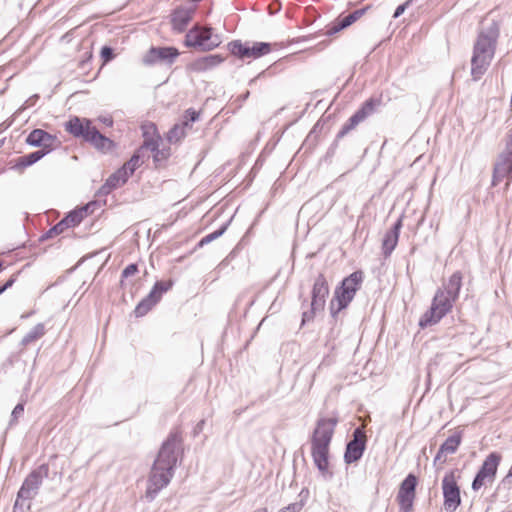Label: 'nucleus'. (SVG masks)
<instances>
[{"mask_svg": "<svg viewBox=\"0 0 512 512\" xmlns=\"http://www.w3.org/2000/svg\"><path fill=\"white\" fill-rule=\"evenodd\" d=\"M98 206V203L96 201L89 202L88 204L82 206L79 208V210H82V215L87 217L89 214L94 212V209Z\"/></svg>", "mask_w": 512, "mask_h": 512, "instance_id": "4c0bfd02", "label": "nucleus"}, {"mask_svg": "<svg viewBox=\"0 0 512 512\" xmlns=\"http://www.w3.org/2000/svg\"><path fill=\"white\" fill-rule=\"evenodd\" d=\"M5 139L0 140V148L4 145Z\"/></svg>", "mask_w": 512, "mask_h": 512, "instance_id": "09e8293b", "label": "nucleus"}, {"mask_svg": "<svg viewBox=\"0 0 512 512\" xmlns=\"http://www.w3.org/2000/svg\"><path fill=\"white\" fill-rule=\"evenodd\" d=\"M401 227L402 219L399 218L392 228L385 233L382 240V253L385 258L389 257L397 246Z\"/></svg>", "mask_w": 512, "mask_h": 512, "instance_id": "b1692460", "label": "nucleus"}, {"mask_svg": "<svg viewBox=\"0 0 512 512\" xmlns=\"http://www.w3.org/2000/svg\"><path fill=\"white\" fill-rule=\"evenodd\" d=\"M200 117V112L196 111L193 108H189L184 112L183 120L182 121H188V127H191V124L195 121H197Z\"/></svg>", "mask_w": 512, "mask_h": 512, "instance_id": "c9c22d12", "label": "nucleus"}, {"mask_svg": "<svg viewBox=\"0 0 512 512\" xmlns=\"http://www.w3.org/2000/svg\"><path fill=\"white\" fill-rule=\"evenodd\" d=\"M83 219L82 210L78 208L70 211L62 220L67 228H71L79 225Z\"/></svg>", "mask_w": 512, "mask_h": 512, "instance_id": "72a5a7b5", "label": "nucleus"}, {"mask_svg": "<svg viewBox=\"0 0 512 512\" xmlns=\"http://www.w3.org/2000/svg\"><path fill=\"white\" fill-rule=\"evenodd\" d=\"M412 3V0H407L406 2H404L403 4L399 5L395 12H394V15L393 17L394 18H398L400 15H402L404 13V11L406 10V8Z\"/></svg>", "mask_w": 512, "mask_h": 512, "instance_id": "79ce46f5", "label": "nucleus"}, {"mask_svg": "<svg viewBox=\"0 0 512 512\" xmlns=\"http://www.w3.org/2000/svg\"><path fill=\"white\" fill-rule=\"evenodd\" d=\"M462 442V433L460 431L454 432L449 436L440 446L435 458L434 464L440 462L441 464L446 462V456L454 454Z\"/></svg>", "mask_w": 512, "mask_h": 512, "instance_id": "5701e85b", "label": "nucleus"}, {"mask_svg": "<svg viewBox=\"0 0 512 512\" xmlns=\"http://www.w3.org/2000/svg\"><path fill=\"white\" fill-rule=\"evenodd\" d=\"M232 221V218H230L228 221H226L225 223H223L219 229H217L216 231L212 232V233H209L207 234L206 236H204L198 243V246L199 247H203L204 245L206 244H209L210 242L216 240L217 238H219L220 236H222L225 231L227 230L230 222Z\"/></svg>", "mask_w": 512, "mask_h": 512, "instance_id": "2f4dec72", "label": "nucleus"}, {"mask_svg": "<svg viewBox=\"0 0 512 512\" xmlns=\"http://www.w3.org/2000/svg\"><path fill=\"white\" fill-rule=\"evenodd\" d=\"M328 295L329 286L327 280L323 274H319L313 284L310 310L303 312V323L312 320L317 312L324 309Z\"/></svg>", "mask_w": 512, "mask_h": 512, "instance_id": "f8f14e48", "label": "nucleus"}, {"mask_svg": "<svg viewBox=\"0 0 512 512\" xmlns=\"http://www.w3.org/2000/svg\"><path fill=\"white\" fill-rule=\"evenodd\" d=\"M230 52L241 59H257L271 52V45L266 42L243 43L240 40L228 44Z\"/></svg>", "mask_w": 512, "mask_h": 512, "instance_id": "ddd939ff", "label": "nucleus"}, {"mask_svg": "<svg viewBox=\"0 0 512 512\" xmlns=\"http://www.w3.org/2000/svg\"><path fill=\"white\" fill-rule=\"evenodd\" d=\"M249 94H250L249 91H247L246 93H244L243 95L240 96V99L242 101H245L249 97Z\"/></svg>", "mask_w": 512, "mask_h": 512, "instance_id": "49530a36", "label": "nucleus"}, {"mask_svg": "<svg viewBox=\"0 0 512 512\" xmlns=\"http://www.w3.org/2000/svg\"><path fill=\"white\" fill-rule=\"evenodd\" d=\"M48 153L49 152L47 149H40V150L34 151L32 153H29L27 155L20 157L18 159L17 165L21 166V167L31 166L34 163H36L37 161H39L40 159H42Z\"/></svg>", "mask_w": 512, "mask_h": 512, "instance_id": "c85d7f7f", "label": "nucleus"}, {"mask_svg": "<svg viewBox=\"0 0 512 512\" xmlns=\"http://www.w3.org/2000/svg\"><path fill=\"white\" fill-rule=\"evenodd\" d=\"M204 423L205 421L204 420H201L198 424H197V430L200 431L202 430L203 426H204Z\"/></svg>", "mask_w": 512, "mask_h": 512, "instance_id": "c03bdc74", "label": "nucleus"}, {"mask_svg": "<svg viewBox=\"0 0 512 512\" xmlns=\"http://www.w3.org/2000/svg\"><path fill=\"white\" fill-rule=\"evenodd\" d=\"M172 286L173 282L171 280L157 281L149 294L135 307L134 313L136 317H142L146 315L152 309V307L160 301L162 295L169 291Z\"/></svg>", "mask_w": 512, "mask_h": 512, "instance_id": "2eb2a0df", "label": "nucleus"}, {"mask_svg": "<svg viewBox=\"0 0 512 512\" xmlns=\"http://www.w3.org/2000/svg\"><path fill=\"white\" fill-rule=\"evenodd\" d=\"M224 61L219 54H211L195 59L187 65V69L194 73H203L214 69Z\"/></svg>", "mask_w": 512, "mask_h": 512, "instance_id": "4be33fe9", "label": "nucleus"}, {"mask_svg": "<svg viewBox=\"0 0 512 512\" xmlns=\"http://www.w3.org/2000/svg\"><path fill=\"white\" fill-rule=\"evenodd\" d=\"M48 475L49 466L47 464H42L31 471L18 491L14 509L30 508L29 501L36 496L43 479L47 478Z\"/></svg>", "mask_w": 512, "mask_h": 512, "instance_id": "0eeeda50", "label": "nucleus"}, {"mask_svg": "<svg viewBox=\"0 0 512 512\" xmlns=\"http://www.w3.org/2000/svg\"><path fill=\"white\" fill-rule=\"evenodd\" d=\"M66 229H68L63 220H60L56 225H54L51 229H49L44 238H51L53 235H58L63 233Z\"/></svg>", "mask_w": 512, "mask_h": 512, "instance_id": "f704fd0d", "label": "nucleus"}, {"mask_svg": "<svg viewBox=\"0 0 512 512\" xmlns=\"http://www.w3.org/2000/svg\"><path fill=\"white\" fill-rule=\"evenodd\" d=\"M141 130L144 141L141 147L139 148V151H143L144 149H155L156 143H160L162 141L161 136L159 135L157 127L154 123H144L141 126Z\"/></svg>", "mask_w": 512, "mask_h": 512, "instance_id": "a878e982", "label": "nucleus"}, {"mask_svg": "<svg viewBox=\"0 0 512 512\" xmlns=\"http://www.w3.org/2000/svg\"><path fill=\"white\" fill-rule=\"evenodd\" d=\"M24 413V404L23 403H18L12 413H11V422H15L17 421V419L22 416Z\"/></svg>", "mask_w": 512, "mask_h": 512, "instance_id": "58836bf2", "label": "nucleus"}, {"mask_svg": "<svg viewBox=\"0 0 512 512\" xmlns=\"http://www.w3.org/2000/svg\"><path fill=\"white\" fill-rule=\"evenodd\" d=\"M459 477L457 470H450L442 479L443 505L444 509L448 512L456 511L461 504L460 487L458 485Z\"/></svg>", "mask_w": 512, "mask_h": 512, "instance_id": "9b49d317", "label": "nucleus"}, {"mask_svg": "<svg viewBox=\"0 0 512 512\" xmlns=\"http://www.w3.org/2000/svg\"><path fill=\"white\" fill-rule=\"evenodd\" d=\"M142 151L137 150V152L127 161L120 169V171H125L127 177L129 178L134 171L140 166V154Z\"/></svg>", "mask_w": 512, "mask_h": 512, "instance_id": "473e14b6", "label": "nucleus"}, {"mask_svg": "<svg viewBox=\"0 0 512 512\" xmlns=\"http://www.w3.org/2000/svg\"><path fill=\"white\" fill-rule=\"evenodd\" d=\"M2 268V262L0 261V269Z\"/></svg>", "mask_w": 512, "mask_h": 512, "instance_id": "8fccbe9b", "label": "nucleus"}, {"mask_svg": "<svg viewBox=\"0 0 512 512\" xmlns=\"http://www.w3.org/2000/svg\"><path fill=\"white\" fill-rule=\"evenodd\" d=\"M498 31L489 29L481 31L473 47L471 58V77L478 81L486 73L495 54Z\"/></svg>", "mask_w": 512, "mask_h": 512, "instance_id": "39448f33", "label": "nucleus"}, {"mask_svg": "<svg viewBox=\"0 0 512 512\" xmlns=\"http://www.w3.org/2000/svg\"><path fill=\"white\" fill-rule=\"evenodd\" d=\"M138 271V267L136 264H129L125 267V269L122 271V277L127 278L130 276H133Z\"/></svg>", "mask_w": 512, "mask_h": 512, "instance_id": "a19ab883", "label": "nucleus"}, {"mask_svg": "<svg viewBox=\"0 0 512 512\" xmlns=\"http://www.w3.org/2000/svg\"><path fill=\"white\" fill-rule=\"evenodd\" d=\"M66 130L75 137L83 138L102 152L110 151L114 146L113 141L101 134L88 119L74 117L66 123Z\"/></svg>", "mask_w": 512, "mask_h": 512, "instance_id": "423d86ee", "label": "nucleus"}, {"mask_svg": "<svg viewBox=\"0 0 512 512\" xmlns=\"http://www.w3.org/2000/svg\"><path fill=\"white\" fill-rule=\"evenodd\" d=\"M462 273L454 272L447 281L436 291L429 310L419 320V326L426 328L437 324L443 317L451 312L462 287Z\"/></svg>", "mask_w": 512, "mask_h": 512, "instance_id": "f03ea898", "label": "nucleus"}, {"mask_svg": "<svg viewBox=\"0 0 512 512\" xmlns=\"http://www.w3.org/2000/svg\"><path fill=\"white\" fill-rule=\"evenodd\" d=\"M181 436L175 431L162 443L153 463L147 482L146 498L155 499L158 493L171 481L180 454Z\"/></svg>", "mask_w": 512, "mask_h": 512, "instance_id": "f257e3e1", "label": "nucleus"}, {"mask_svg": "<svg viewBox=\"0 0 512 512\" xmlns=\"http://www.w3.org/2000/svg\"><path fill=\"white\" fill-rule=\"evenodd\" d=\"M366 10H367V8L357 9L346 16L338 17L333 22V25L331 27H329V29L327 30V34L333 35L339 31L349 27L354 22H356L359 18H361L365 14Z\"/></svg>", "mask_w": 512, "mask_h": 512, "instance_id": "393cba45", "label": "nucleus"}, {"mask_svg": "<svg viewBox=\"0 0 512 512\" xmlns=\"http://www.w3.org/2000/svg\"><path fill=\"white\" fill-rule=\"evenodd\" d=\"M196 11L194 2L175 8L171 14L172 29L178 33L184 32Z\"/></svg>", "mask_w": 512, "mask_h": 512, "instance_id": "aec40b11", "label": "nucleus"}, {"mask_svg": "<svg viewBox=\"0 0 512 512\" xmlns=\"http://www.w3.org/2000/svg\"><path fill=\"white\" fill-rule=\"evenodd\" d=\"M45 334V326L42 323L35 325L22 339L23 345H28Z\"/></svg>", "mask_w": 512, "mask_h": 512, "instance_id": "7c9ffc66", "label": "nucleus"}, {"mask_svg": "<svg viewBox=\"0 0 512 512\" xmlns=\"http://www.w3.org/2000/svg\"><path fill=\"white\" fill-rule=\"evenodd\" d=\"M363 278L362 271H355L343 279L341 286L335 290L334 300L337 301L338 307L334 311L333 304L331 305L333 315L346 308L353 300L363 282Z\"/></svg>", "mask_w": 512, "mask_h": 512, "instance_id": "1a4fd4ad", "label": "nucleus"}, {"mask_svg": "<svg viewBox=\"0 0 512 512\" xmlns=\"http://www.w3.org/2000/svg\"><path fill=\"white\" fill-rule=\"evenodd\" d=\"M302 507H303L302 503H299V502L291 503L288 506L279 510V512H300L302 510Z\"/></svg>", "mask_w": 512, "mask_h": 512, "instance_id": "ea45409f", "label": "nucleus"}, {"mask_svg": "<svg viewBox=\"0 0 512 512\" xmlns=\"http://www.w3.org/2000/svg\"><path fill=\"white\" fill-rule=\"evenodd\" d=\"M498 31L489 29L481 31L473 47L471 58V77L478 81L486 73L495 54Z\"/></svg>", "mask_w": 512, "mask_h": 512, "instance_id": "20e7f679", "label": "nucleus"}, {"mask_svg": "<svg viewBox=\"0 0 512 512\" xmlns=\"http://www.w3.org/2000/svg\"><path fill=\"white\" fill-rule=\"evenodd\" d=\"M103 122H104L106 125H108V126H111V125L113 124V121H112V119H110V118H105V119L103 120Z\"/></svg>", "mask_w": 512, "mask_h": 512, "instance_id": "a18cd8bd", "label": "nucleus"}, {"mask_svg": "<svg viewBox=\"0 0 512 512\" xmlns=\"http://www.w3.org/2000/svg\"><path fill=\"white\" fill-rule=\"evenodd\" d=\"M101 58L103 63H107L114 58L113 49L109 46H103L101 49Z\"/></svg>", "mask_w": 512, "mask_h": 512, "instance_id": "e433bc0d", "label": "nucleus"}, {"mask_svg": "<svg viewBox=\"0 0 512 512\" xmlns=\"http://www.w3.org/2000/svg\"><path fill=\"white\" fill-rule=\"evenodd\" d=\"M417 478L413 474H409L401 483L397 501L402 512H411L415 499V488Z\"/></svg>", "mask_w": 512, "mask_h": 512, "instance_id": "a211bd4d", "label": "nucleus"}, {"mask_svg": "<svg viewBox=\"0 0 512 512\" xmlns=\"http://www.w3.org/2000/svg\"><path fill=\"white\" fill-rule=\"evenodd\" d=\"M506 180V186L512 181V132L507 136L504 150L499 154L493 168L492 185Z\"/></svg>", "mask_w": 512, "mask_h": 512, "instance_id": "9d476101", "label": "nucleus"}, {"mask_svg": "<svg viewBox=\"0 0 512 512\" xmlns=\"http://www.w3.org/2000/svg\"><path fill=\"white\" fill-rule=\"evenodd\" d=\"M366 447V434L361 428H356L353 432V439L348 442L344 454V460L347 464L358 461Z\"/></svg>", "mask_w": 512, "mask_h": 512, "instance_id": "6ab92c4d", "label": "nucleus"}, {"mask_svg": "<svg viewBox=\"0 0 512 512\" xmlns=\"http://www.w3.org/2000/svg\"><path fill=\"white\" fill-rule=\"evenodd\" d=\"M261 75H263V72H262V73H260L257 77H255V78L251 79V80L249 81V85H252L253 83H255V82H256V80H257Z\"/></svg>", "mask_w": 512, "mask_h": 512, "instance_id": "de8ad7c7", "label": "nucleus"}, {"mask_svg": "<svg viewBox=\"0 0 512 512\" xmlns=\"http://www.w3.org/2000/svg\"><path fill=\"white\" fill-rule=\"evenodd\" d=\"M160 143H156L155 149H149L153 153V161L157 167L163 166L171 156L170 147L159 148Z\"/></svg>", "mask_w": 512, "mask_h": 512, "instance_id": "c756f323", "label": "nucleus"}, {"mask_svg": "<svg viewBox=\"0 0 512 512\" xmlns=\"http://www.w3.org/2000/svg\"><path fill=\"white\" fill-rule=\"evenodd\" d=\"M337 423V417L320 418L311 438L313 462L324 477L332 476L329 472V447Z\"/></svg>", "mask_w": 512, "mask_h": 512, "instance_id": "7ed1b4c3", "label": "nucleus"}, {"mask_svg": "<svg viewBox=\"0 0 512 512\" xmlns=\"http://www.w3.org/2000/svg\"><path fill=\"white\" fill-rule=\"evenodd\" d=\"M180 52L175 47H151L143 56L142 63L146 66L165 64L171 66Z\"/></svg>", "mask_w": 512, "mask_h": 512, "instance_id": "f3484780", "label": "nucleus"}, {"mask_svg": "<svg viewBox=\"0 0 512 512\" xmlns=\"http://www.w3.org/2000/svg\"><path fill=\"white\" fill-rule=\"evenodd\" d=\"M16 281V275H12L7 281L6 283L0 287V293L2 294L4 291H6L8 288L12 287L13 284L15 283Z\"/></svg>", "mask_w": 512, "mask_h": 512, "instance_id": "37998d69", "label": "nucleus"}, {"mask_svg": "<svg viewBox=\"0 0 512 512\" xmlns=\"http://www.w3.org/2000/svg\"><path fill=\"white\" fill-rule=\"evenodd\" d=\"M500 460L501 456L496 452L490 453L485 458L472 482V489L474 491L480 490L487 483H493Z\"/></svg>", "mask_w": 512, "mask_h": 512, "instance_id": "4468645a", "label": "nucleus"}, {"mask_svg": "<svg viewBox=\"0 0 512 512\" xmlns=\"http://www.w3.org/2000/svg\"><path fill=\"white\" fill-rule=\"evenodd\" d=\"M128 179L126 172L118 169L107 178L105 183L100 187L98 193L100 195H108L112 190L124 185Z\"/></svg>", "mask_w": 512, "mask_h": 512, "instance_id": "bb28decb", "label": "nucleus"}, {"mask_svg": "<svg viewBox=\"0 0 512 512\" xmlns=\"http://www.w3.org/2000/svg\"><path fill=\"white\" fill-rule=\"evenodd\" d=\"M56 142L57 139L55 136L42 129H34L26 138V143L28 145L33 147H41V149H47L48 152L53 150Z\"/></svg>", "mask_w": 512, "mask_h": 512, "instance_id": "412c9836", "label": "nucleus"}, {"mask_svg": "<svg viewBox=\"0 0 512 512\" xmlns=\"http://www.w3.org/2000/svg\"><path fill=\"white\" fill-rule=\"evenodd\" d=\"M188 127V121H182L176 123L166 135L167 141L171 144L180 142L186 136V130Z\"/></svg>", "mask_w": 512, "mask_h": 512, "instance_id": "cd10ccee", "label": "nucleus"}, {"mask_svg": "<svg viewBox=\"0 0 512 512\" xmlns=\"http://www.w3.org/2000/svg\"><path fill=\"white\" fill-rule=\"evenodd\" d=\"M222 43V36L215 33L211 27L195 25L186 36L184 44L186 47L197 48L201 51H211Z\"/></svg>", "mask_w": 512, "mask_h": 512, "instance_id": "6e6552de", "label": "nucleus"}, {"mask_svg": "<svg viewBox=\"0 0 512 512\" xmlns=\"http://www.w3.org/2000/svg\"><path fill=\"white\" fill-rule=\"evenodd\" d=\"M381 104V100L370 98L366 100L362 106L347 120L337 134V138H342L353 130L359 123L364 121L368 116L372 115L376 108Z\"/></svg>", "mask_w": 512, "mask_h": 512, "instance_id": "dca6fc26", "label": "nucleus"}]
</instances>
